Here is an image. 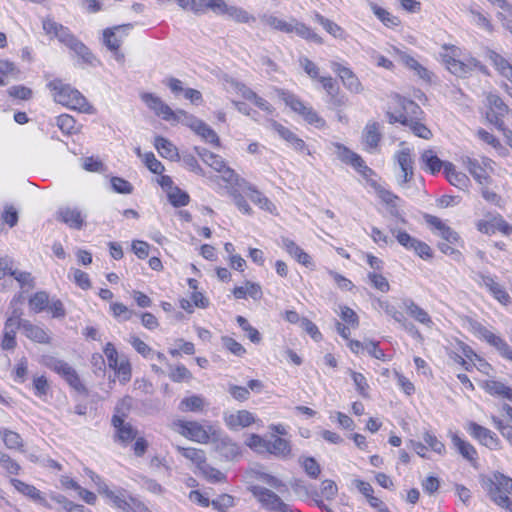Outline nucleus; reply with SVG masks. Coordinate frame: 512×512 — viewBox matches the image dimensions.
Instances as JSON below:
<instances>
[{
  "mask_svg": "<svg viewBox=\"0 0 512 512\" xmlns=\"http://www.w3.org/2000/svg\"><path fill=\"white\" fill-rule=\"evenodd\" d=\"M398 104L402 108V115H407L408 119L420 120V116L423 114L420 106L412 100L397 96Z\"/></svg>",
  "mask_w": 512,
  "mask_h": 512,
  "instance_id": "nucleus-40",
  "label": "nucleus"
},
{
  "mask_svg": "<svg viewBox=\"0 0 512 512\" xmlns=\"http://www.w3.org/2000/svg\"><path fill=\"white\" fill-rule=\"evenodd\" d=\"M84 63L93 64L95 57L89 48L80 40H77L70 48Z\"/></svg>",
  "mask_w": 512,
  "mask_h": 512,
  "instance_id": "nucleus-58",
  "label": "nucleus"
},
{
  "mask_svg": "<svg viewBox=\"0 0 512 512\" xmlns=\"http://www.w3.org/2000/svg\"><path fill=\"white\" fill-rule=\"evenodd\" d=\"M43 30L48 35L56 37L59 42L67 46L69 49L78 40L69 30V28L62 24L54 21L53 19L47 18L42 21Z\"/></svg>",
  "mask_w": 512,
  "mask_h": 512,
  "instance_id": "nucleus-15",
  "label": "nucleus"
},
{
  "mask_svg": "<svg viewBox=\"0 0 512 512\" xmlns=\"http://www.w3.org/2000/svg\"><path fill=\"white\" fill-rule=\"evenodd\" d=\"M396 55L398 56L399 61L404 64L407 68L413 70L417 76L425 81L431 80V73L422 66L414 57L402 51L400 49L394 48Z\"/></svg>",
  "mask_w": 512,
  "mask_h": 512,
  "instance_id": "nucleus-27",
  "label": "nucleus"
},
{
  "mask_svg": "<svg viewBox=\"0 0 512 512\" xmlns=\"http://www.w3.org/2000/svg\"><path fill=\"white\" fill-rule=\"evenodd\" d=\"M466 167L469 173L477 182H479V184L484 185L488 183L490 179L489 175L476 159L468 158L466 161Z\"/></svg>",
  "mask_w": 512,
  "mask_h": 512,
  "instance_id": "nucleus-44",
  "label": "nucleus"
},
{
  "mask_svg": "<svg viewBox=\"0 0 512 512\" xmlns=\"http://www.w3.org/2000/svg\"><path fill=\"white\" fill-rule=\"evenodd\" d=\"M194 150L204 163L209 165L215 171L224 172L227 175L225 177L226 181L230 182L234 177H236L234 171L226 167L225 161L221 156L214 154L206 148L202 147H195Z\"/></svg>",
  "mask_w": 512,
  "mask_h": 512,
  "instance_id": "nucleus-16",
  "label": "nucleus"
},
{
  "mask_svg": "<svg viewBox=\"0 0 512 512\" xmlns=\"http://www.w3.org/2000/svg\"><path fill=\"white\" fill-rule=\"evenodd\" d=\"M21 313L18 311V326L23 334L31 341L39 344H50V331L42 326L33 324L31 321L20 318Z\"/></svg>",
  "mask_w": 512,
  "mask_h": 512,
  "instance_id": "nucleus-12",
  "label": "nucleus"
},
{
  "mask_svg": "<svg viewBox=\"0 0 512 512\" xmlns=\"http://www.w3.org/2000/svg\"><path fill=\"white\" fill-rule=\"evenodd\" d=\"M49 304V295L46 291H38L29 299V306L35 313H40L47 309Z\"/></svg>",
  "mask_w": 512,
  "mask_h": 512,
  "instance_id": "nucleus-47",
  "label": "nucleus"
},
{
  "mask_svg": "<svg viewBox=\"0 0 512 512\" xmlns=\"http://www.w3.org/2000/svg\"><path fill=\"white\" fill-rule=\"evenodd\" d=\"M483 387L490 395L504 398L512 402V389L504 383L497 380H487Z\"/></svg>",
  "mask_w": 512,
  "mask_h": 512,
  "instance_id": "nucleus-36",
  "label": "nucleus"
},
{
  "mask_svg": "<svg viewBox=\"0 0 512 512\" xmlns=\"http://www.w3.org/2000/svg\"><path fill=\"white\" fill-rule=\"evenodd\" d=\"M312 17L315 22L319 23L326 30V32L333 37L340 39L344 38L345 32L337 23L324 17L316 11L313 12Z\"/></svg>",
  "mask_w": 512,
  "mask_h": 512,
  "instance_id": "nucleus-38",
  "label": "nucleus"
},
{
  "mask_svg": "<svg viewBox=\"0 0 512 512\" xmlns=\"http://www.w3.org/2000/svg\"><path fill=\"white\" fill-rule=\"evenodd\" d=\"M10 483L13 487L24 496L32 499L33 501L47 507L52 508V505L49 504L46 499L42 496L40 490H38L35 486L27 484L19 479L12 478Z\"/></svg>",
  "mask_w": 512,
  "mask_h": 512,
  "instance_id": "nucleus-25",
  "label": "nucleus"
},
{
  "mask_svg": "<svg viewBox=\"0 0 512 512\" xmlns=\"http://www.w3.org/2000/svg\"><path fill=\"white\" fill-rule=\"evenodd\" d=\"M406 126L418 137L423 139H430L432 132L420 120L408 119Z\"/></svg>",
  "mask_w": 512,
  "mask_h": 512,
  "instance_id": "nucleus-60",
  "label": "nucleus"
},
{
  "mask_svg": "<svg viewBox=\"0 0 512 512\" xmlns=\"http://www.w3.org/2000/svg\"><path fill=\"white\" fill-rule=\"evenodd\" d=\"M129 343L144 358L151 359L152 356L155 354L152 348L137 336H131L129 339Z\"/></svg>",
  "mask_w": 512,
  "mask_h": 512,
  "instance_id": "nucleus-62",
  "label": "nucleus"
},
{
  "mask_svg": "<svg viewBox=\"0 0 512 512\" xmlns=\"http://www.w3.org/2000/svg\"><path fill=\"white\" fill-rule=\"evenodd\" d=\"M458 52V48H452L450 52L442 54V61L452 74L458 77H466L471 74L473 70H479L484 75H490L488 68L478 59L468 56L460 60L458 59Z\"/></svg>",
  "mask_w": 512,
  "mask_h": 512,
  "instance_id": "nucleus-2",
  "label": "nucleus"
},
{
  "mask_svg": "<svg viewBox=\"0 0 512 512\" xmlns=\"http://www.w3.org/2000/svg\"><path fill=\"white\" fill-rule=\"evenodd\" d=\"M331 69L338 75L341 79L344 87L348 89L352 93H360L363 91V87L358 77L354 74V72L342 64L338 62H331Z\"/></svg>",
  "mask_w": 512,
  "mask_h": 512,
  "instance_id": "nucleus-17",
  "label": "nucleus"
},
{
  "mask_svg": "<svg viewBox=\"0 0 512 512\" xmlns=\"http://www.w3.org/2000/svg\"><path fill=\"white\" fill-rule=\"evenodd\" d=\"M0 435L8 449L19 450L23 447V440L17 432L9 429H2L0 431Z\"/></svg>",
  "mask_w": 512,
  "mask_h": 512,
  "instance_id": "nucleus-48",
  "label": "nucleus"
},
{
  "mask_svg": "<svg viewBox=\"0 0 512 512\" xmlns=\"http://www.w3.org/2000/svg\"><path fill=\"white\" fill-rule=\"evenodd\" d=\"M175 425L179 428V433L189 440L202 444L210 440L209 432L199 422L178 420Z\"/></svg>",
  "mask_w": 512,
  "mask_h": 512,
  "instance_id": "nucleus-11",
  "label": "nucleus"
},
{
  "mask_svg": "<svg viewBox=\"0 0 512 512\" xmlns=\"http://www.w3.org/2000/svg\"><path fill=\"white\" fill-rule=\"evenodd\" d=\"M381 139L380 124L376 121H368L362 131L364 149L369 153H375L378 150Z\"/></svg>",
  "mask_w": 512,
  "mask_h": 512,
  "instance_id": "nucleus-20",
  "label": "nucleus"
},
{
  "mask_svg": "<svg viewBox=\"0 0 512 512\" xmlns=\"http://www.w3.org/2000/svg\"><path fill=\"white\" fill-rule=\"evenodd\" d=\"M394 158L396 159L399 168L402 172L401 176L398 179L399 185L403 186L410 182L414 176V161L411 156V152L409 148H404L398 151Z\"/></svg>",
  "mask_w": 512,
  "mask_h": 512,
  "instance_id": "nucleus-22",
  "label": "nucleus"
},
{
  "mask_svg": "<svg viewBox=\"0 0 512 512\" xmlns=\"http://www.w3.org/2000/svg\"><path fill=\"white\" fill-rule=\"evenodd\" d=\"M57 220L65 223L72 229L80 230L85 223V216L78 208L63 207L57 212Z\"/></svg>",
  "mask_w": 512,
  "mask_h": 512,
  "instance_id": "nucleus-24",
  "label": "nucleus"
},
{
  "mask_svg": "<svg viewBox=\"0 0 512 512\" xmlns=\"http://www.w3.org/2000/svg\"><path fill=\"white\" fill-rule=\"evenodd\" d=\"M141 99L157 116H161L166 121L176 119V113L158 96L152 93H143Z\"/></svg>",
  "mask_w": 512,
  "mask_h": 512,
  "instance_id": "nucleus-21",
  "label": "nucleus"
},
{
  "mask_svg": "<svg viewBox=\"0 0 512 512\" xmlns=\"http://www.w3.org/2000/svg\"><path fill=\"white\" fill-rule=\"evenodd\" d=\"M224 15L237 23H250L256 20V18L253 15L248 13L242 7L229 4L225 10Z\"/></svg>",
  "mask_w": 512,
  "mask_h": 512,
  "instance_id": "nucleus-39",
  "label": "nucleus"
},
{
  "mask_svg": "<svg viewBox=\"0 0 512 512\" xmlns=\"http://www.w3.org/2000/svg\"><path fill=\"white\" fill-rule=\"evenodd\" d=\"M18 324V310H14L12 315L6 320L1 347L3 350H12L16 347V331L20 329Z\"/></svg>",
  "mask_w": 512,
  "mask_h": 512,
  "instance_id": "nucleus-23",
  "label": "nucleus"
},
{
  "mask_svg": "<svg viewBox=\"0 0 512 512\" xmlns=\"http://www.w3.org/2000/svg\"><path fill=\"white\" fill-rule=\"evenodd\" d=\"M133 24H122L106 28L103 31V42L109 50L120 49L124 39L133 29Z\"/></svg>",
  "mask_w": 512,
  "mask_h": 512,
  "instance_id": "nucleus-14",
  "label": "nucleus"
},
{
  "mask_svg": "<svg viewBox=\"0 0 512 512\" xmlns=\"http://www.w3.org/2000/svg\"><path fill=\"white\" fill-rule=\"evenodd\" d=\"M96 478L100 480L98 476H96ZM97 485L99 493L104 495L117 509L122 512H135V508L140 507L141 505L139 501L129 496L123 489L113 491L101 481L97 482Z\"/></svg>",
  "mask_w": 512,
  "mask_h": 512,
  "instance_id": "nucleus-5",
  "label": "nucleus"
},
{
  "mask_svg": "<svg viewBox=\"0 0 512 512\" xmlns=\"http://www.w3.org/2000/svg\"><path fill=\"white\" fill-rule=\"evenodd\" d=\"M51 90L54 100L70 109L82 113L92 114L94 108L89 104L84 95L59 79H54L47 84Z\"/></svg>",
  "mask_w": 512,
  "mask_h": 512,
  "instance_id": "nucleus-1",
  "label": "nucleus"
},
{
  "mask_svg": "<svg viewBox=\"0 0 512 512\" xmlns=\"http://www.w3.org/2000/svg\"><path fill=\"white\" fill-rule=\"evenodd\" d=\"M236 185L241 189V191L246 194L250 200L258 205L261 209L272 212L275 208L274 204L257 188L247 182L245 179H236Z\"/></svg>",
  "mask_w": 512,
  "mask_h": 512,
  "instance_id": "nucleus-18",
  "label": "nucleus"
},
{
  "mask_svg": "<svg viewBox=\"0 0 512 512\" xmlns=\"http://www.w3.org/2000/svg\"><path fill=\"white\" fill-rule=\"evenodd\" d=\"M195 133L206 142L213 144L216 147L220 145V139L217 133L203 121L201 122L200 126H198V129L195 130Z\"/></svg>",
  "mask_w": 512,
  "mask_h": 512,
  "instance_id": "nucleus-52",
  "label": "nucleus"
},
{
  "mask_svg": "<svg viewBox=\"0 0 512 512\" xmlns=\"http://www.w3.org/2000/svg\"><path fill=\"white\" fill-rule=\"evenodd\" d=\"M205 406V399L200 395L185 397L179 403V409L182 412H199Z\"/></svg>",
  "mask_w": 512,
  "mask_h": 512,
  "instance_id": "nucleus-42",
  "label": "nucleus"
},
{
  "mask_svg": "<svg viewBox=\"0 0 512 512\" xmlns=\"http://www.w3.org/2000/svg\"><path fill=\"white\" fill-rule=\"evenodd\" d=\"M134 400L131 396H125L118 401L114 409V415L112 417H118L119 419L125 420L129 412L133 408Z\"/></svg>",
  "mask_w": 512,
  "mask_h": 512,
  "instance_id": "nucleus-53",
  "label": "nucleus"
},
{
  "mask_svg": "<svg viewBox=\"0 0 512 512\" xmlns=\"http://www.w3.org/2000/svg\"><path fill=\"white\" fill-rule=\"evenodd\" d=\"M268 439L257 434H251L246 440V445L257 453H266Z\"/></svg>",
  "mask_w": 512,
  "mask_h": 512,
  "instance_id": "nucleus-64",
  "label": "nucleus"
},
{
  "mask_svg": "<svg viewBox=\"0 0 512 512\" xmlns=\"http://www.w3.org/2000/svg\"><path fill=\"white\" fill-rule=\"evenodd\" d=\"M280 95L285 104L294 112L301 115L306 122L316 127L324 126V119L321 118L311 106L306 105L299 97L288 91H282Z\"/></svg>",
  "mask_w": 512,
  "mask_h": 512,
  "instance_id": "nucleus-4",
  "label": "nucleus"
},
{
  "mask_svg": "<svg viewBox=\"0 0 512 512\" xmlns=\"http://www.w3.org/2000/svg\"><path fill=\"white\" fill-rule=\"evenodd\" d=\"M199 469L207 481L211 483L223 482L226 479V476L220 470L208 465L206 461Z\"/></svg>",
  "mask_w": 512,
  "mask_h": 512,
  "instance_id": "nucleus-54",
  "label": "nucleus"
},
{
  "mask_svg": "<svg viewBox=\"0 0 512 512\" xmlns=\"http://www.w3.org/2000/svg\"><path fill=\"white\" fill-rule=\"evenodd\" d=\"M253 496L259 501L263 508L273 512H294L293 508L282 501V499L265 487L255 485L250 488Z\"/></svg>",
  "mask_w": 512,
  "mask_h": 512,
  "instance_id": "nucleus-6",
  "label": "nucleus"
},
{
  "mask_svg": "<svg viewBox=\"0 0 512 512\" xmlns=\"http://www.w3.org/2000/svg\"><path fill=\"white\" fill-rule=\"evenodd\" d=\"M369 7L371 8L372 12L374 13V15L386 26V27H395V26H398L400 21L399 19L392 15L391 13H389L387 10H385L384 8H381L380 6H378L377 4H375L374 2H369Z\"/></svg>",
  "mask_w": 512,
  "mask_h": 512,
  "instance_id": "nucleus-41",
  "label": "nucleus"
},
{
  "mask_svg": "<svg viewBox=\"0 0 512 512\" xmlns=\"http://www.w3.org/2000/svg\"><path fill=\"white\" fill-rule=\"evenodd\" d=\"M176 449L183 457L196 464L198 468L206 461L205 453L201 449L181 446H177Z\"/></svg>",
  "mask_w": 512,
  "mask_h": 512,
  "instance_id": "nucleus-45",
  "label": "nucleus"
},
{
  "mask_svg": "<svg viewBox=\"0 0 512 512\" xmlns=\"http://www.w3.org/2000/svg\"><path fill=\"white\" fill-rule=\"evenodd\" d=\"M383 200L388 206V211L390 215L400 220L402 223H405L404 216L399 207L401 199L398 196L394 195L393 193L387 192L383 196Z\"/></svg>",
  "mask_w": 512,
  "mask_h": 512,
  "instance_id": "nucleus-46",
  "label": "nucleus"
},
{
  "mask_svg": "<svg viewBox=\"0 0 512 512\" xmlns=\"http://www.w3.org/2000/svg\"><path fill=\"white\" fill-rule=\"evenodd\" d=\"M227 6L224 0H200L201 15L211 10L217 15L224 16Z\"/></svg>",
  "mask_w": 512,
  "mask_h": 512,
  "instance_id": "nucleus-49",
  "label": "nucleus"
},
{
  "mask_svg": "<svg viewBox=\"0 0 512 512\" xmlns=\"http://www.w3.org/2000/svg\"><path fill=\"white\" fill-rule=\"evenodd\" d=\"M402 308L406 310L409 316L414 318L419 323L426 326H431L433 324L429 314L423 308L417 305L411 298L402 299Z\"/></svg>",
  "mask_w": 512,
  "mask_h": 512,
  "instance_id": "nucleus-32",
  "label": "nucleus"
},
{
  "mask_svg": "<svg viewBox=\"0 0 512 512\" xmlns=\"http://www.w3.org/2000/svg\"><path fill=\"white\" fill-rule=\"evenodd\" d=\"M451 441L463 458L470 462L477 459L478 453L472 444L460 438L456 433L451 434Z\"/></svg>",
  "mask_w": 512,
  "mask_h": 512,
  "instance_id": "nucleus-34",
  "label": "nucleus"
},
{
  "mask_svg": "<svg viewBox=\"0 0 512 512\" xmlns=\"http://www.w3.org/2000/svg\"><path fill=\"white\" fill-rule=\"evenodd\" d=\"M176 113V119H173L174 121L181 122L182 124L189 127L192 131L195 132V130L198 129V126H200L202 120L198 119L197 117L190 115L186 113L183 110H179Z\"/></svg>",
  "mask_w": 512,
  "mask_h": 512,
  "instance_id": "nucleus-61",
  "label": "nucleus"
},
{
  "mask_svg": "<svg viewBox=\"0 0 512 512\" xmlns=\"http://www.w3.org/2000/svg\"><path fill=\"white\" fill-rule=\"evenodd\" d=\"M348 372L354 382V385L359 395L362 396L363 398H368L370 387L366 377L362 373L355 372L351 369H349Z\"/></svg>",
  "mask_w": 512,
  "mask_h": 512,
  "instance_id": "nucleus-51",
  "label": "nucleus"
},
{
  "mask_svg": "<svg viewBox=\"0 0 512 512\" xmlns=\"http://www.w3.org/2000/svg\"><path fill=\"white\" fill-rule=\"evenodd\" d=\"M42 364L59 374L76 391L86 392V388L82 384L76 370L64 360L51 355H44L42 357Z\"/></svg>",
  "mask_w": 512,
  "mask_h": 512,
  "instance_id": "nucleus-3",
  "label": "nucleus"
},
{
  "mask_svg": "<svg viewBox=\"0 0 512 512\" xmlns=\"http://www.w3.org/2000/svg\"><path fill=\"white\" fill-rule=\"evenodd\" d=\"M486 489L491 500L494 502V498L507 496V494L512 492V479L502 473H495L486 484Z\"/></svg>",
  "mask_w": 512,
  "mask_h": 512,
  "instance_id": "nucleus-19",
  "label": "nucleus"
},
{
  "mask_svg": "<svg viewBox=\"0 0 512 512\" xmlns=\"http://www.w3.org/2000/svg\"><path fill=\"white\" fill-rule=\"evenodd\" d=\"M467 431L471 437L490 450H500L502 448V443L496 433L476 422H469Z\"/></svg>",
  "mask_w": 512,
  "mask_h": 512,
  "instance_id": "nucleus-9",
  "label": "nucleus"
},
{
  "mask_svg": "<svg viewBox=\"0 0 512 512\" xmlns=\"http://www.w3.org/2000/svg\"><path fill=\"white\" fill-rule=\"evenodd\" d=\"M486 101L489 108L486 113L487 120L499 130H505L503 117L508 113V106L497 94L493 93L487 95Z\"/></svg>",
  "mask_w": 512,
  "mask_h": 512,
  "instance_id": "nucleus-10",
  "label": "nucleus"
},
{
  "mask_svg": "<svg viewBox=\"0 0 512 512\" xmlns=\"http://www.w3.org/2000/svg\"><path fill=\"white\" fill-rule=\"evenodd\" d=\"M0 466L6 470L8 474L11 475H18L21 466L18 462H16L14 459H12L8 454L4 453L0 450Z\"/></svg>",
  "mask_w": 512,
  "mask_h": 512,
  "instance_id": "nucleus-59",
  "label": "nucleus"
},
{
  "mask_svg": "<svg viewBox=\"0 0 512 512\" xmlns=\"http://www.w3.org/2000/svg\"><path fill=\"white\" fill-rule=\"evenodd\" d=\"M266 452L278 458L286 459L291 455V445L286 439L272 435L267 441Z\"/></svg>",
  "mask_w": 512,
  "mask_h": 512,
  "instance_id": "nucleus-31",
  "label": "nucleus"
},
{
  "mask_svg": "<svg viewBox=\"0 0 512 512\" xmlns=\"http://www.w3.org/2000/svg\"><path fill=\"white\" fill-rule=\"evenodd\" d=\"M154 146L162 157L172 160L178 156L177 148L164 137H155Z\"/></svg>",
  "mask_w": 512,
  "mask_h": 512,
  "instance_id": "nucleus-43",
  "label": "nucleus"
},
{
  "mask_svg": "<svg viewBox=\"0 0 512 512\" xmlns=\"http://www.w3.org/2000/svg\"><path fill=\"white\" fill-rule=\"evenodd\" d=\"M291 23L292 33L295 32L299 37L317 44L323 43L322 37L304 23L297 21L295 18L291 19Z\"/></svg>",
  "mask_w": 512,
  "mask_h": 512,
  "instance_id": "nucleus-37",
  "label": "nucleus"
},
{
  "mask_svg": "<svg viewBox=\"0 0 512 512\" xmlns=\"http://www.w3.org/2000/svg\"><path fill=\"white\" fill-rule=\"evenodd\" d=\"M444 174L451 185L461 190L468 187L469 178L464 173L457 171L453 163L446 162Z\"/></svg>",
  "mask_w": 512,
  "mask_h": 512,
  "instance_id": "nucleus-33",
  "label": "nucleus"
},
{
  "mask_svg": "<svg viewBox=\"0 0 512 512\" xmlns=\"http://www.w3.org/2000/svg\"><path fill=\"white\" fill-rule=\"evenodd\" d=\"M111 423L116 429V438L123 444H127L136 438L137 430L125 420L112 417Z\"/></svg>",
  "mask_w": 512,
  "mask_h": 512,
  "instance_id": "nucleus-30",
  "label": "nucleus"
},
{
  "mask_svg": "<svg viewBox=\"0 0 512 512\" xmlns=\"http://www.w3.org/2000/svg\"><path fill=\"white\" fill-rule=\"evenodd\" d=\"M268 127L269 129L276 132L279 135V137L286 141L295 151L310 154V151L307 148V145L304 142V140L299 138L289 128L283 126L282 124L278 123L275 120H269Z\"/></svg>",
  "mask_w": 512,
  "mask_h": 512,
  "instance_id": "nucleus-13",
  "label": "nucleus"
},
{
  "mask_svg": "<svg viewBox=\"0 0 512 512\" xmlns=\"http://www.w3.org/2000/svg\"><path fill=\"white\" fill-rule=\"evenodd\" d=\"M169 378L173 382L189 381L192 378V374L183 364H179L171 367Z\"/></svg>",
  "mask_w": 512,
  "mask_h": 512,
  "instance_id": "nucleus-63",
  "label": "nucleus"
},
{
  "mask_svg": "<svg viewBox=\"0 0 512 512\" xmlns=\"http://www.w3.org/2000/svg\"><path fill=\"white\" fill-rule=\"evenodd\" d=\"M242 193L243 192L241 191V189L238 186H237V188L233 187L230 190V195L232 196L234 204L237 206V208L242 213H244L246 215H251L252 208L250 207V205L248 204V202L246 201V199Z\"/></svg>",
  "mask_w": 512,
  "mask_h": 512,
  "instance_id": "nucleus-55",
  "label": "nucleus"
},
{
  "mask_svg": "<svg viewBox=\"0 0 512 512\" xmlns=\"http://www.w3.org/2000/svg\"><path fill=\"white\" fill-rule=\"evenodd\" d=\"M299 65L304 70V72L312 79L317 80L321 77L319 67L308 57L300 56L299 57Z\"/></svg>",
  "mask_w": 512,
  "mask_h": 512,
  "instance_id": "nucleus-56",
  "label": "nucleus"
},
{
  "mask_svg": "<svg viewBox=\"0 0 512 512\" xmlns=\"http://www.w3.org/2000/svg\"><path fill=\"white\" fill-rule=\"evenodd\" d=\"M260 21L270 28L284 32V33H292V23L287 22L283 19L278 18L277 16L270 13H263L259 15Z\"/></svg>",
  "mask_w": 512,
  "mask_h": 512,
  "instance_id": "nucleus-35",
  "label": "nucleus"
},
{
  "mask_svg": "<svg viewBox=\"0 0 512 512\" xmlns=\"http://www.w3.org/2000/svg\"><path fill=\"white\" fill-rule=\"evenodd\" d=\"M333 146L336 149L335 154L341 162L351 165L365 178L373 174V170L365 164V161L359 154L353 152L341 143H334Z\"/></svg>",
  "mask_w": 512,
  "mask_h": 512,
  "instance_id": "nucleus-8",
  "label": "nucleus"
},
{
  "mask_svg": "<svg viewBox=\"0 0 512 512\" xmlns=\"http://www.w3.org/2000/svg\"><path fill=\"white\" fill-rule=\"evenodd\" d=\"M472 329L476 336L493 346L503 358L512 362V348L502 337L494 334L479 322L472 323Z\"/></svg>",
  "mask_w": 512,
  "mask_h": 512,
  "instance_id": "nucleus-7",
  "label": "nucleus"
},
{
  "mask_svg": "<svg viewBox=\"0 0 512 512\" xmlns=\"http://www.w3.org/2000/svg\"><path fill=\"white\" fill-rule=\"evenodd\" d=\"M226 425L232 429L248 427L255 422L254 415L247 410H239L236 413H231L224 416Z\"/></svg>",
  "mask_w": 512,
  "mask_h": 512,
  "instance_id": "nucleus-28",
  "label": "nucleus"
},
{
  "mask_svg": "<svg viewBox=\"0 0 512 512\" xmlns=\"http://www.w3.org/2000/svg\"><path fill=\"white\" fill-rule=\"evenodd\" d=\"M480 285L484 286L489 292L502 304L507 305L510 303V296L502 285L495 281L490 275H479Z\"/></svg>",
  "mask_w": 512,
  "mask_h": 512,
  "instance_id": "nucleus-26",
  "label": "nucleus"
},
{
  "mask_svg": "<svg viewBox=\"0 0 512 512\" xmlns=\"http://www.w3.org/2000/svg\"><path fill=\"white\" fill-rule=\"evenodd\" d=\"M56 125L63 133L68 135L78 132V128L76 127V120L68 114L59 115L56 118Z\"/></svg>",
  "mask_w": 512,
  "mask_h": 512,
  "instance_id": "nucleus-50",
  "label": "nucleus"
},
{
  "mask_svg": "<svg viewBox=\"0 0 512 512\" xmlns=\"http://www.w3.org/2000/svg\"><path fill=\"white\" fill-rule=\"evenodd\" d=\"M447 161H442L432 149H428L422 152L420 156L421 168L431 174H436L443 168Z\"/></svg>",
  "mask_w": 512,
  "mask_h": 512,
  "instance_id": "nucleus-29",
  "label": "nucleus"
},
{
  "mask_svg": "<svg viewBox=\"0 0 512 512\" xmlns=\"http://www.w3.org/2000/svg\"><path fill=\"white\" fill-rule=\"evenodd\" d=\"M168 198H169V201L170 203L174 206V207H183V206H186L188 205L189 201H190V197L189 195L182 191L180 188L178 187H174L169 193H168Z\"/></svg>",
  "mask_w": 512,
  "mask_h": 512,
  "instance_id": "nucleus-57",
  "label": "nucleus"
}]
</instances>
